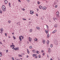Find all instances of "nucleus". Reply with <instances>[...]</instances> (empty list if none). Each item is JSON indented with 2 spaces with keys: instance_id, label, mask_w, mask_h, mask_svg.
<instances>
[{
  "instance_id": "45",
  "label": "nucleus",
  "mask_w": 60,
  "mask_h": 60,
  "mask_svg": "<svg viewBox=\"0 0 60 60\" xmlns=\"http://www.w3.org/2000/svg\"><path fill=\"white\" fill-rule=\"evenodd\" d=\"M14 40H16V38H15V37H14Z\"/></svg>"
},
{
  "instance_id": "22",
  "label": "nucleus",
  "mask_w": 60,
  "mask_h": 60,
  "mask_svg": "<svg viewBox=\"0 0 60 60\" xmlns=\"http://www.w3.org/2000/svg\"><path fill=\"white\" fill-rule=\"evenodd\" d=\"M34 40L35 41H37V39L36 38H35L34 39Z\"/></svg>"
},
{
  "instance_id": "21",
  "label": "nucleus",
  "mask_w": 60,
  "mask_h": 60,
  "mask_svg": "<svg viewBox=\"0 0 60 60\" xmlns=\"http://www.w3.org/2000/svg\"><path fill=\"white\" fill-rule=\"evenodd\" d=\"M45 32H46V33L47 34H48V31H46V30H45Z\"/></svg>"
},
{
  "instance_id": "30",
  "label": "nucleus",
  "mask_w": 60,
  "mask_h": 60,
  "mask_svg": "<svg viewBox=\"0 0 60 60\" xmlns=\"http://www.w3.org/2000/svg\"><path fill=\"white\" fill-rule=\"evenodd\" d=\"M38 57L39 58H41V56H40V55H39L38 56Z\"/></svg>"
},
{
  "instance_id": "25",
  "label": "nucleus",
  "mask_w": 60,
  "mask_h": 60,
  "mask_svg": "<svg viewBox=\"0 0 60 60\" xmlns=\"http://www.w3.org/2000/svg\"><path fill=\"white\" fill-rule=\"evenodd\" d=\"M43 43H45V40H43Z\"/></svg>"
},
{
  "instance_id": "60",
  "label": "nucleus",
  "mask_w": 60,
  "mask_h": 60,
  "mask_svg": "<svg viewBox=\"0 0 60 60\" xmlns=\"http://www.w3.org/2000/svg\"><path fill=\"white\" fill-rule=\"evenodd\" d=\"M20 56H21V57H22V56H21H21L20 55Z\"/></svg>"
},
{
  "instance_id": "10",
  "label": "nucleus",
  "mask_w": 60,
  "mask_h": 60,
  "mask_svg": "<svg viewBox=\"0 0 60 60\" xmlns=\"http://www.w3.org/2000/svg\"><path fill=\"white\" fill-rule=\"evenodd\" d=\"M49 40H48L47 41V44H49Z\"/></svg>"
},
{
  "instance_id": "7",
  "label": "nucleus",
  "mask_w": 60,
  "mask_h": 60,
  "mask_svg": "<svg viewBox=\"0 0 60 60\" xmlns=\"http://www.w3.org/2000/svg\"><path fill=\"white\" fill-rule=\"evenodd\" d=\"M4 3L6 4L8 3V1L6 0H5L4 1Z\"/></svg>"
},
{
  "instance_id": "44",
  "label": "nucleus",
  "mask_w": 60,
  "mask_h": 60,
  "mask_svg": "<svg viewBox=\"0 0 60 60\" xmlns=\"http://www.w3.org/2000/svg\"><path fill=\"white\" fill-rule=\"evenodd\" d=\"M19 22H17V25H18V24H19Z\"/></svg>"
},
{
  "instance_id": "49",
  "label": "nucleus",
  "mask_w": 60,
  "mask_h": 60,
  "mask_svg": "<svg viewBox=\"0 0 60 60\" xmlns=\"http://www.w3.org/2000/svg\"><path fill=\"white\" fill-rule=\"evenodd\" d=\"M41 52H42V53H43V50H42L41 51Z\"/></svg>"
},
{
  "instance_id": "24",
  "label": "nucleus",
  "mask_w": 60,
  "mask_h": 60,
  "mask_svg": "<svg viewBox=\"0 0 60 60\" xmlns=\"http://www.w3.org/2000/svg\"><path fill=\"white\" fill-rule=\"evenodd\" d=\"M47 37L48 38H49V34H47Z\"/></svg>"
},
{
  "instance_id": "1",
  "label": "nucleus",
  "mask_w": 60,
  "mask_h": 60,
  "mask_svg": "<svg viewBox=\"0 0 60 60\" xmlns=\"http://www.w3.org/2000/svg\"><path fill=\"white\" fill-rule=\"evenodd\" d=\"M2 9L3 11H6V8L5 7L4 5H3L2 6Z\"/></svg>"
},
{
  "instance_id": "43",
  "label": "nucleus",
  "mask_w": 60,
  "mask_h": 60,
  "mask_svg": "<svg viewBox=\"0 0 60 60\" xmlns=\"http://www.w3.org/2000/svg\"><path fill=\"white\" fill-rule=\"evenodd\" d=\"M10 47H11V48H12V45H10Z\"/></svg>"
},
{
  "instance_id": "16",
  "label": "nucleus",
  "mask_w": 60,
  "mask_h": 60,
  "mask_svg": "<svg viewBox=\"0 0 60 60\" xmlns=\"http://www.w3.org/2000/svg\"><path fill=\"white\" fill-rule=\"evenodd\" d=\"M9 6L10 7H11V3H9Z\"/></svg>"
},
{
  "instance_id": "11",
  "label": "nucleus",
  "mask_w": 60,
  "mask_h": 60,
  "mask_svg": "<svg viewBox=\"0 0 60 60\" xmlns=\"http://www.w3.org/2000/svg\"><path fill=\"white\" fill-rule=\"evenodd\" d=\"M57 25L56 24H55V25H54V26L55 27H57Z\"/></svg>"
},
{
  "instance_id": "56",
  "label": "nucleus",
  "mask_w": 60,
  "mask_h": 60,
  "mask_svg": "<svg viewBox=\"0 0 60 60\" xmlns=\"http://www.w3.org/2000/svg\"><path fill=\"white\" fill-rule=\"evenodd\" d=\"M22 39H24V37H23L22 38Z\"/></svg>"
},
{
  "instance_id": "33",
  "label": "nucleus",
  "mask_w": 60,
  "mask_h": 60,
  "mask_svg": "<svg viewBox=\"0 0 60 60\" xmlns=\"http://www.w3.org/2000/svg\"><path fill=\"white\" fill-rule=\"evenodd\" d=\"M46 26H47V29H48V27H48V25H46Z\"/></svg>"
},
{
  "instance_id": "6",
  "label": "nucleus",
  "mask_w": 60,
  "mask_h": 60,
  "mask_svg": "<svg viewBox=\"0 0 60 60\" xmlns=\"http://www.w3.org/2000/svg\"><path fill=\"white\" fill-rule=\"evenodd\" d=\"M19 49L18 47L17 48V47H16L15 49V50H18Z\"/></svg>"
},
{
  "instance_id": "52",
  "label": "nucleus",
  "mask_w": 60,
  "mask_h": 60,
  "mask_svg": "<svg viewBox=\"0 0 60 60\" xmlns=\"http://www.w3.org/2000/svg\"><path fill=\"white\" fill-rule=\"evenodd\" d=\"M0 44H2V42H1H1H0Z\"/></svg>"
},
{
  "instance_id": "9",
  "label": "nucleus",
  "mask_w": 60,
  "mask_h": 60,
  "mask_svg": "<svg viewBox=\"0 0 60 60\" xmlns=\"http://www.w3.org/2000/svg\"><path fill=\"white\" fill-rule=\"evenodd\" d=\"M29 40L30 41V42L31 41V38L30 37H29Z\"/></svg>"
},
{
  "instance_id": "41",
  "label": "nucleus",
  "mask_w": 60,
  "mask_h": 60,
  "mask_svg": "<svg viewBox=\"0 0 60 60\" xmlns=\"http://www.w3.org/2000/svg\"><path fill=\"white\" fill-rule=\"evenodd\" d=\"M12 59L13 60H14V58L13 57H12Z\"/></svg>"
},
{
  "instance_id": "26",
  "label": "nucleus",
  "mask_w": 60,
  "mask_h": 60,
  "mask_svg": "<svg viewBox=\"0 0 60 60\" xmlns=\"http://www.w3.org/2000/svg\"><path fill=\"white\" fill-rule=\"evenodd\" d=\"M54 5H56V2H54Z\"/></svg>"
},
{
  "instance_id": "47",
  "label": "nucleus",
  "mask_w": 60,
  "mask_h": 60,
  "mask_svg": "<svg viewBox=\"0 0 60 60\" xmlns=\"http://www.w3.org/2000/svg\"><path fill=\"white\" fill-rule=\"evenodd\" d=\"M36 16H37V17L38 16V14H37L36 15Z\"/></svg>"
},
{
  "instance_id": "29",
  "label": "nucleus",
  "mask_w": 60,
  "mask_h": 60,
  "mask_svg": "<svg viewBox=\"0 0 60 60\" xmlns=\"http://www.w3.org/2000/svg\"><path fill=\"white\" fill-rule=\"evenodd\" d=\"M8 22L9 23H11V21L10 20L8 21Z\"/></svg>"
},
{
  "instance_id": "37",
  "label": "nucleus",
  "mask_w": 60,
  "mask_h": 60,
  "mask_svg": "<svg viewBox=\"0 0 60 60\" xmlns=\"http://www.w3.org/2000/svg\"><path fill=\"white\" fill-rule=\"evenodd\" d=\"M38 4H40V2H39V1H38Z\"/></svg>"
},
{
  "instance_id": "50",
  "label": "nucleus",
  "mask_w": 60,
  "mask_h": 60,
  "mask_svg": "<svg viewBox=\"0 0 60 60\" xmlns=\"http://www.w3.org/2000/svg\"><path fill=\"white\" fill-rule=\"evenodd\" d=\"M6 52H8V50H7L6 51Z\"/></svg>"
},
{
  "instance_id": "14",
  "label": "nucleus",
  "mask_w": 60,
  "mask_h": 60,
  "mask_svg": "<svg viewBox=\"0 0 60 60\" xmlns=\"http://www.w3.org/2000/svg\"><path fill=\"white\" fill-rule=\"evenodd\" d=\"M36 28L38 30H39L40 29V27H36Z\"/></svg>"
},
{
  "instance_id": "61",
  "label": "nucleus",
  "mask_w": 60,
  "mask_h": 60,
  "mask_svg": "<svg viewBox=\"0 0 60 60\" xmlns=\"http://www.w3.org/2000/svg\"><path fill=\"white\" fill-rule=\"evenodd\" d=\"M12 45H13V43H12Z\"/></svg>"
},
{
  "instance_id": "62",
  "label": "nucleus",
  "mask_w": 60,
  "mask_h": 60,
  "mask_svg": "<svg viewBox=\"0 0 60 60\" xmlns=\"http://www.w3.org/2000/svg\"><path fill=\"white\" fill-rule=\"evenodd\" d=\"M20 36H21V37H22V38L23 37V36H22V35H21Z\"/></svg>"
},
{
  "instance_id": "57",
  "label": "nucleus",
  "mask_w": 60,
  "mask_h": 60,
  "mask_svg": "<svg viewBox=\"0 0 60 60\" xmlns=\"http://www.w3.org/2000/svg\"><path fill=\"white\" fill-rule=\"evenodd\" d=\"M13 38H14L15 37V36H14V35L13 36Z\"/></svg>"
},
{
  "instance_id": "42",
  "label": "nucleus",
  "mask_w": 60,
  "mask_h": 60,
  "mask_svg": "<svg viewBox=\"0 0 60 60\" xmlns=\"http://www.w3.org/2000/svg\"><path fill=\"white\" fill-rule=\"evenodd\" d=\"M18 1L19 2H21V1L20 0H18Z\"/></svg>"
},
{
  "instance_id": "4",
  "label": "nucleus",
  "mask_w": 60,
  "mask_h": 60,
  "mask_svg": "<svg viewBox=\"0 0 60 60\" xmlns=\"http://www.w3.org/2000/svg\"><path fill=\"white\" fill-rule=\"evenodd\" d=\"M30 13L31 14H34V11H30Z\"/></svg>"
},
{
  "instance_id": "59",
  "label": "nucleus",
  "mask_w": 60,
  "mask_h": 60,
  "mask_svg": "<svg viewBox=\"0 0 60 60\" xmlns=\"http://www.w3.org/2000/svg\"><path fill=\"white\" fill-rule=\"evenodd\" d=\"M0 54H1V55H2V52H0Z\"/></svg>"
},
{
  "instance_id": "64",
  "label": "nucleus",
  "mask_w": 60,
  "mask_h": 60,
  "mask_svg": "<svg viewBox=\"0 0 60 60\" xmlns=\"http://www.w3.org/2000/svg\"><path fill=\"white\" fill-rule=\"evenodd\" d=\"M50 60H52V59H50Z\"/></svg>"
},
{
  "instance_id": "18",
  "label": "nucleus",
  "mask_w": 60,
  "mask_h": 60,
  "mask_svg": "<svg viewBox=\"0 0 60 60\" xmlns=\"http://www.w3.org/2000/svg\"><path fill=\"white\" fill-rule=\"evenodd\" d=\"M36 52L37 54H39V52L38 51H36Z\"/></svg>"
},
{
  "instance_id": "34",
  "label": "nucleus",
  "mask_w": 60,
  "mask_h": 60,
  "mask_svg": "<svg viewBox=\"0 0 60 60\" xmlns=\"http://www.w3.org/2000/svg\"><path fill=\"white\" fill-rule=\"evenodd\" d=\"M38 58V56H35V58Z\"/></svg>"
},
{
  "instance_id": "27",
  "label": "nucleus",
  "mask_w": 60,
  "mask_h": 60,
  "mask_svg": "<svg viewBox=\"0 0 60 60\" xmlns=\"http://www.w3.org/2000/svg\"><path fill=\"white\" fill-rule=\"evenodd\" d=\"M33 52H35V50H33Z\"/></svg>"
},
{
  "instance_id": "3",
  "label": "nucleus",
  "mask_w": 60,
  "mask_h": 60,
  "mask_svg": "<svg viewBox=\"0 0 60 60\" xmlns=\"http://www.w3.org/2000/svg\"><path fill=\"white\" fill-rule=\"evenodd\" d=\"M42 9L43 10H46V9H47V8H46V7H43Z\"/></svg>"
},
{
  "instance_id": "17",
  "label": "nucleus",
  "mask_w": 60,
  "mask_h": 60,
  "mask_svg": "<svg viewBox=\"0 0 60 60\" xmlns=\"http://www.w3.org/2000/svg\"><path fill=\"white\" fill-rule=\"evenodd\" d=\"M27 52L28 54H29V50H28V49H27Z\"/></svg>"
},
{
  "instance_id": "15",
  "label": "nucleus",
  "mask_w": 60,
  "mask_h": 60,
  "mask_svg": "<svg viewBox=\"0 0 60 60\" xmlns=\"http://www.w3.org/2000/svg\"><path fill=\"white\" fill-rule=\"evenodd\" d=\"M50 49H48V52L49 53L50 52Z\"/></svg>"
},
{
  "instance_id": "54",
  "label": "nucleus",
  "mask_w": 60,
  "mask_h": 60,
  "mask_svg": "<svg viewBox=\"0 0 60 60\" xmlns=\"http://www.w3.org/2000/svg\"><path fill=\"white\" fill-rule=\"evenodd\" d=\"M3 29H1V30H0L1 31H3Z\"/></svg>"
},
{
  "instance_id": "23",
  "label": "nucleus",
  "mask_w": 60,
  "mask_h": 60,
  "mask_svg": "<svg viewBox=\"0 0 60 60\" xmlns=\"http://www.w3.org/2000/svg\"><path fill=\"white\" fill-rule=\"evenodd\" d=\"M0 14H2V11L1 10H0Z\"/></svg>"
},
{
  "instance_id": "12",
  "label": "nucleus",
  "mask_w": 60,
  "mask_h": 60,
  "mask_svg": "<svg viewBox=\"0 0 60 60\" xmlns=\"http://www.w3.org/2000/svg\"><path fill=\"white\" fill-rule=\"evenodd\" d=\"M32 29H31L30 30H29L30 32H32Z\"/></svg>"
},
{
  "instance_id": "20",
  "label": "nucleus",
  "mask_w": 60,
  "mask_h": 60,
  "mask_svg": "<svg viewBox=\"0 0 60 60\" xmlns=\"http://www.w3.org/2000/svg\"><path fill=\"white\" fill-rule=\"evenodd\" d=\"M50 46L51 48H52V47H53V44H51L50 45Z\"/></svg>"
},
{
  "instance_id": "8",
  "label": "nucleus",
  "mask_w": 60,
  "mask_h": 60,
  "mask_svg": "<svg viewBox=\"0 0 60 60\" xmlns=\"http://www.w3.org/2000/svg\"><path fill=\"white\" fill-rule=\"evenodd\" d=\"M56 30H55L52 32V34H54V33H56Z\"/></svg>"
},
{
  "instance_id": "39",
  "label": "nucleus",
  "mask_w": 60,
  "mask_h": 60,
  "mask_svg": "<svg viewBox=\"0 0 60 60\" xmlns=\"http://www.w3.org/2000/svg\"><path fill=\"white\" fill-rule=\"evenodd\" d=\"M2 54H0V57H2Z\"/></svg>"
},
{
  "instance_id": "2",
  "label": "nucleus",
  "mask_w": 60,
  "mask_h": 60,
  "mask_svg": "<svg viewBox=\"0 0 60 60\" xmlns=\"http://www.w3.org/2000/svg\"><path fill=\"white\" fill-rule=\"evenodd\" d=\"M59 12L57 11V12L56 13V15L57 17H58V18H59Z\"/></svg>"
},
{
  "instance_id": "53",
  "label": "nucleus",
  "mask_w": 60,
  "mask_h": 60,
  "mask_svg": "<svg viewBox=\"0 0 60 60\" xmlns=\"http://www.w3.org/2000/svg\"><path fill=\"white\" fill-rule=\"evenodd\" d=\"M43 56H44V53H43Z\"/></svg>"
},
{
  "instance_id": "19",
  "label": "nucleus",
  "mask_w": 60,
  "mask_h": 60,
  "mask_svg": "<svg viewBox=\"0 0 60 60\" xmlns=\"http://www.w3.org/2000/svg\"><path fill=\"white\" fill-rule=\"evenodd\" d=\"M39 8L40 9H41V8H42V6H40L39 7Z\"/></svg>"
},
{
  "instance_id": "63",
  "label": "nucleus",
  "mask_w": 60,
  "mask_h": 60,
  "mask_svg": "<svg viewBox=\"0 0 60 60\" xmlns=\"http://www.w3.org/2000/svg\"><path fill=\"white\" fill-rule=\"evenodd\" d=\"M23 11H25V9H23Z\"/></svg>"
},
{
  "instance_id": "28",
  "label": "nucleus",
  "mask_w": 60,
  "mask_h": 60,
  "mask_svg": "<svg viewBox=\"0 0 60 60\" xmlns=\"http://www.w3.org/2000/svg\"><path fill=\"white\" fill-rule=\"evenodd\" d=\"M32 46H30V49H32Z\"/></svg>"
},
{
  "instance_id": "55",
  "label": "nucleus",
  "mask_w": 60,
  "mask_h": 60,
  "mask_svg": "<svg viewBox=\"0 0 60 60\" xmlns=\"http://www.w3.org/2000/svg\"><path fill=\"white\" fill-rule=\"evenodd\" d=\"M19 26H20V22H19Z\"/></svg>"
},
{
  "instance_id": "31",
  "label": "nucleus",
  "mask_w": 60,
  "mask_h": 60,
  "mask_svg": "<svg viewBox=\"0 0 60 60\" xmlns=\"http://www.w3.org/2000/svg\"><path fill=\"white\" fill-rule=\"evenodd\" d=\"M53 20H54V21H55V18H54V17L53 18Z\"/></svg>"
},
{
  "instance_id": "40",
  "label": "nucleus",
  "mask_w": 60,
  "mask_h": 60,
  "mask_svg": "<svg viewBox=\"0 0 60 60\" xmlns=\"http://www.w3.org/2000/svg\"><path fill=\"white\" fill-rule=\"evenodd\" d=\"M27 44H29V42L27 41Z\"/></svg>"
},
{
  "instance_id": "36",
  "label": "nucleus",
  "mask_w": 60,
  "mask_h": 60,
  "mask_svg": "<svg viewBox=\"0 0 60 60\" xmlns=\"http://www.w3.org/2000/svg\"><path fill=\"white\" fill-rule=\"evenodd\" d=\"M27 1L29 2L30 1V0H27Z\"/></svg>"
},
{
  "instance_id": "46",
  "label": "nucleus",
  "mask_w": 60,
  "mask_h": 60,
  "mask_svg": "<svg viewBox=\"0 0 60 60\" xmlns=\"http://www.w3.org/2000/svg\"><path fill=\"white\" fill-rule=\"evenodd\" d=\"M12 46V47H15V45H13Z\"/></svg>"
},
{
  "instance_id": "13",
  "label": "nucleus",
  "mask_w": 60,
  "mask_h": 60,
  "mask_svg": "<svg viewBox=\"0 0 60 60\" xmlns=\"http://www.w3.org/2000/svg\"><path fill=\"white\" fill-rule=\"evenodd\" d=\"M33 57L34 56H36V55L34 54H33Z\"/></svg>"
},
{
  "instance_id": "35",
  "label": "nucleus",
  "mask_w": 60,
  "mask_h": 60,
  "mask_svg": "<svg viewBox=\"0 0 60 60\" xmlns=\"http://www.w3.org/2000/svg\"><path fill=\"white\" fill-rule=\"evenodd\" d=\"M12 49H14V50H15V48H14V47H12Z\"/></svg>"
},
{
  "instance_id": "48",
  "label": "nucleus",
  "mask_w": 60,
  "mask_h": 60,
  "mask_svg": "<svg viewBox=\"0 0 60 60\" xmlns=\"http://www.w3.org/2000/svg\"><path fill=\"white\" fill-rule=\"evenodd\" d=\"M55 8H56L57 7V5H56L55 6Z\"/></svg>"
},
{
  "instance_id": "38",
  "label": "nucleus",
  "mask_w": 60,
  "mask_h": 60,
  "mask_svg": "<svg viewBox=\"0 0 60 60\" xmlns=\"http://www.w3.org/2000/svg\"><path fill=\"white\" fill-rule=\"evenodd\" d=\"M5 35L6 36H7V34L6 33H5Z\"/></svg>"
},
{
  "instance_id": "5",
  "label": "nucleus",
  "mask_w": 60,
  "mask_h": 60,
  "mask_svg": "<svg viewBox=\"0 0 60 60\" xmlns=\"http://www.w3.org/2000/svg\"><path fill=\"white\" fill-rule=\"evenodd\" d=\"M19 39L20 41H22V39L21 38V36H20L19 37Z\"/></svg>"
},
{
  "instance_id": "32",
  "label": "nucleus",
  "mask_w": 60,
  "mask_h": 60,
  "mask_svg": "<svg viewBox=\"0 0 60 60\" xmlns=\"http://www.w3.org/2000/svg\"><path fill=\"white\" fill-rule=\"evenodd\" d=\"M23 20H26V19H25L24 18H23Z\"/></svg>"
},
{
  "instance_id": "58",
  "label": "nucleus",
  "mask_w": 60,
  "mask_h": 60,
  "mask_svg": "<svg viewBox=\"0 0 60 60\" xmlns=\"http://www.w3.org/2000/svg\"><path fill=\"white\" fill-rule=\"evenodd\" d=\"M9 38H11V37H9V36H8Z\"/></svg>"
},
{
  "instance_id": "51",
  "label": "nucleus",
  "mask_w": 60,
  "mask_h": 60,
  "mask_svg": "<svg viewBox=\"0 0 60 60\" xmlns=\"http://www.w3.org/2000/svg\"><path fill=\"white\" fill-rule=\"evenodd\" d=\"M26 57H27V58H28V57H29V56H28V55H27L26 56Z\"/></svg>"
}]
</instances>
